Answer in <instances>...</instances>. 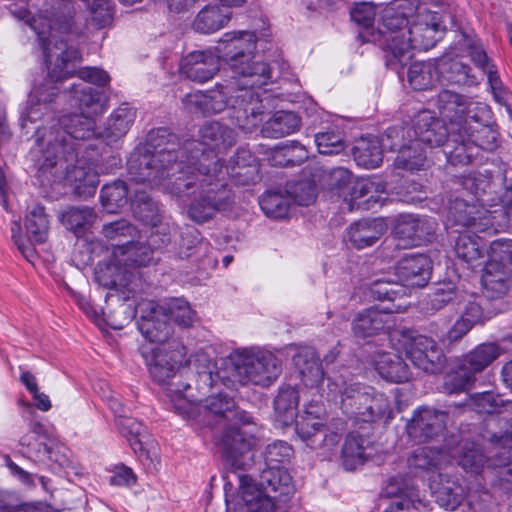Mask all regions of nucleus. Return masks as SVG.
I'll return each mask as SVG.
<instances>
[{
    "label": "nucleus",
    "instance_id": "obj_7",
    "mask_svg": "<svg viewBox=\"0 0 512 512\" xmlns=\"http://www.w3.org/2000/svg\"><path fill=\"white\" fill-rule=\"evenodd\" d=\"M171 385L168 392L169 401L178 414L192 419L199 424L212 426L222 420L229 422L247 423L251 416L240 410L235 400L227 394L219 393L202 400L190 391L183 394L178 387Z\"/></svg>",
    "mask_w": 512,
    "mask_h": 512
},
{
    "label": "nucleus",
    "instance_id": "obj_60",
    "mask_svg": "<svg viewBox=\"0 0 512 512\" xmlns=\"http://www.w3.org/2000/svg\"><path fill=\"white\" fill-rule=\"evenodd\" d=\"M259 204L267 216L280 219L288 215L291 199L289 194L267 192L260 198Z\"/></svg>",
    "mask_w": 512,
    "mask_h": 512
},
{
    "label": "nucleus",
    "instance_id": "obj_49",
    "mask_svg": "<svg viewBox=\"0 0 512 512\" xmlns=\"http://www.w3.org/2000/svg\"><path fill=\"white\" fill-rule=\"evenodd\" d=\"M300 127V118L293 112L278 111L265 122L262 132L265 136L281 138L297 131Z\"/></svg>",
    "mask_w": 512,
    "mask_h": 512
},
{
    "label": "nucleus",
    "instance_id": "obj_46",
    "mask_svg": "<svg viewBox=\"0 0 512 512\" xmlns=\"http://www.w3.org/2000/svg\"><path fill=\"white\" fill-rule=\"evenodd\" d=\"M353 156L359 166L368 169L378 167L383 159L379 140L375 137H361L355 142Z\"/></svg>",
    "mask_w": 512,
    "mask_h": 512
},
{
    "label": "nucleus",
    "instance_id": "obj_38",
    "mask_svg": "<svg viewBox=\"0 0 512 512\" xmlns=\"http://www.w3.org/2000/svg\"><path fill=\"white\" fill-rule=\"evenodd\" d=\"M486 212L487 210L474 201L457 197L449 202L447 218L455 225L473 226L478 219L484 218Z\"/></svg>",
    "mask_w": 512,
    "mask_h": 512
},
{
    "label": "nucleus",
    "instance_id": "obj_36",
    "mask_svg": "<svg viewBox=\"0 0 512 512\" xmlns=\"http://www.w3.org/2000/svg\"><path fill=\"white\" fill-rule=\"evenodd\" d=\"M467 96L451 90H443L437 96V108L443 119L451 122V128H460Z\"/></svg>",
    "mask_w": 512,
    "mask_h": 512
},
{
    "label": "nucleus",
    "instance_id": "obj_43",
    "mask_svg": "<svg viewBox=\"0 0 512 512\" xmlns=\"http://www.w3.org/2000/svg\"><path fill=\"white\" fill-rule=\"evenodd\" d=\"M436 477L439 478V481L434 478L430 483L436 502L446 510H455L463 498L461 486L449 479L443 482L441 473H437Z\"/></svg>",
    "mask_w": 512,
    "mask_h": 512
},
{
    "label": "nucleus",
    "instance_id": "obj_50",
    "mask_svg": "<svg viewBox=\"0 0 512 512\" xmlns=\"http://www.w3.org/2000/svg\"><path fill=\"white\" fill-rule=\"evenodd\" d=\"M409 138V143L402 145L399 149L397 157L394 160V166L397 169L412 172L420 170L424 166L426 161V149L414 138Z\"/></svg>",
    "mask_w": 512,
    "mask_h": 512
},
{
    "label": "nucleus",
    "instance_id": "obj_57",
    "mask_svg": "<svg viewBox=\"0 0 512 512\" xmlns=\"http://www.w3.org/2000/svg\"><path fill=\"white\" fill-rule=\"evenodd\" d=\"M131 209L134 216L146 224H155L159 220L158 205L146 191L134 190Z\"/></svg>",
    "mask_w": 512,
    "mask_h": 512
},
{
    "label": "nucleus",
    "instance_id": "obj_16",
    "mask_svg": "<svg viewBox=\"0 0 512 512\" xmlns=\"http://www.w3.org/2000/svg\"><path fill=\"white\" fill-rule=\"evenodd\" d=\"M435 226L436 223L432 219L421 218L412 214L401 215L394 227L396 246L410 248L430 241Z\"/></svg>",
    "mask_w": 512,
    "mask_h": 512
},
{
    "label": "nucleus",
    "instance_id": "obj_26",
    "mask_svg": "<svg viewBox=\"0 0 512 512\" xmlns=\"http://www.w3.org/2000/svg\"><path fill=\"white\" fill-rule=\"evenodd\" d=\"M133 273L121 262L120 257L114 259L113 254L107 262L99 263L95 269V279L103 287L126 288L132 280Z\"/></svg>",
    "mask_w": 512,
    "mask_h": 512
},
{
    "label": "nucleus",
    "instance_id": "obj_18",
    "mask_svg": "<svg viewBox=\"0 0 512 512\" xmlns=\"http://www.w3.org/2000/svg\"><path fill=\"white\" fill-rule=\"evenodd\" d=\"M386 183L379 176L359 178L354 181L349 193V210L372 209L382 206L386 199Z\"/></svg>",
    "mask_w": 512,
    "mask_h": 512
},
{
    "label": "nucleus",
    "instance_id": "obj_23",
    "mask_svg": "<svg viewBox=\"0 0 512 512\" xmlns=\"http://www.w3.org/2000/svg\"><path fill=\"white\" fill-rule=\"evenodd\" d=\"M479 148L473 141L461 134L460 128H451L449 137L444 143L442 153L452 166H464L472 162Z\"/></svg>",
    "mask_w": 512,
    "mask_h": 512
},
{
    "label": "nucleus",
    "instance_id": "obj_55",
    "mask_svg": "<svg viewBox=\"0 0 512 512\" xmlns=\"http://www.w3.org/2000/svg\"><path fill=\"white\" fill-rule=\"evenodd\" d=\"M165 310H159L160 315H167L168 321H173L181 327H191L197 320L196 312L184 299H171L163 303Z\"/></svg>",
    "mask_w": 512,
    "mask_h": 512
},
{
    "label": "nucleus",
    "instance_id": "obj_29",
    "mask_svg": "<svg viewBox=\"0 0 512 512\" xmlns=\"http://www.w3.org/2000/svg\"><path fill=\"white\" fill-rule=\"evenodd\" d=\"M373 362L380 376L387 381L402 383L411 377L409 366L393 351L377 352Z\"/></svg>",
    "mask_w": 512,
    "mask_h": 512
},
{
    "label": "nucleus",
    "instance_id": "obj_21",
    "mask_svg": "<svg viewBox=\"0 0 512 512\" xmlns=\"http://www.w3.org/2000/svg\"><path fill=\"white\" fill-rule=\"evenodd\" d=\"M242 499L248 512H273L276 508L275 494L272 495L250 476H238Z\"/></svg>",
    "mask_w": 512,
    "mask_h": 512
},
{
    "label": "nucleus",
    "instance_id": "obj_10",
    "mask_svg": "<svg viewBox=\"0 0 512 512\" xmlns=\"http://www.w3.org/2000/svg\"><path fill=\"white\" fill-rule=\"evenodd\" d=\"M230 370L233 381L242 385L269 386L282 369L279 359L271 352L244 350L233 359Z\"/></svg>",
    "mask_w": 512,
    "mask_h": 512
},
{
    "label": "nucleus",
    "instance_id": "obj_9",
    "mask_svg": "<svg viewBox=\"0 0 512 512\" xmlns=\"http://www.w3.org/2000/svg\"><path fill=\"white\" fill-rule=\"evenodd\" d=\"M329 393L340 396L341 409L347 417L355 422L372 423L385 418H392L388 398L377 393L371 387L344 381L328 383Z\"/></svg>",
    "mask_w": 512,
    "mask_h": 512
},
{
    "label": "nucleus",
    "instance_id": "obj_12",
    "mask_svg": "<svg viewBox=\"0 0 512 512\" xmlns=\"http://www.w3.org/2000/svg\"><path fill=\"white\" fill-rule=\"evenodd\" d=\"M159 310H165L163 304L144 301L134 311H130L124 321L129 322L137 313H140L138 329L141 334L152 343L170 347V343L166 342L172 335V325L168 321L167 315H160Z\"/></svg>",
    "mask_w": 512,
    "mask_h": 512
},
{
    "label": "nucleus",
    "instance_id": "obj_6",
    "mask_svg": "<svg viewBox=\"0 0 512 512\" xmlns=\"http://www.w3.org/2000/svg\"><path fill=\"white\" fill-rule=\"evenodd\" d=\"M235 78V82L217 85L207 92L187 94L182 100L185 109L190 113L211 115L230 107L241 129L247 132L254 130L264 119V105L254 91L256 86L243 85V78Z\"/></svg>",
    "mask_w": 512,
    "mask_h": 512
},
{
    "label": "nucleus",
    "instance_id": "obj_47",
    "mask_svg": "<svg viewBox=\"0 0 512 512\" xmlns=\"http://www.w3.org/2000/svg\"><path fill=\"white\" fill-rule=\"evenodd\" d=\"M439 70L450 83L472 86L479 83V76L472 73V69L459 59H441Z\"/></svg>",
    "mask_w": 512,
    "mask_h": 512
},
{
    "label": "nucleus",
    "instance_id": "obj_41",
    "mask_svg": "<svg viewBox=\"0 0 512 512\" xmlns=\"http://www.w3.org/2000/svg\"><path fill=\"white\" fill-rule=\"evenodd\" d=\"M299 392L291 386H283L274 401L276 421L289 426L297 418Z\"/></svg>",
    "mask_w": 512,
    "mask_h": 512
},
{
    "label": "nucleus",
    "instance_id": "obj_22",
    "mask_svg": "<svg viewBox=\"0 0 512 512\" xmlns=\"http://www.w3.org/2000/svg\"><path fill=\"white\" fill-rule=\"evenodd\" d=\"M69 92L79 113L96 119L107 109L108 99L106 95L82 82L72 84Z\"/></svg>",
    "mask_w": 512,
    "mask_h": 512
},
{
    "label": "nucleus",
    "instance_id": "obj_17",
    "mask_svg": "<svg viewBox=\"0 0 512 512\" xmlns=\"http://www.w3.org/2000/svg\"><path fill=\"white\" fill-rule=\"evenodd\" d=\"M448 128L443 120L434 117L429 111L420 112L414 120L412 128L406 131L408 137L414 138L422 147H442L449 137Z\"/></svg>",
    "mask_w": 512,
    "mask_h": 512
},
{
    "label": "nucleus",
    "instance_id": "obj_30",
    "mask_svg": "<svg viewBox=\"0 0 512 512\" xmlns=\"http://www.w3.org/2000/svg\"><path fill=\"white\" fill-rule=\"evenodd\" d=\"M391 312L369 308L357 314L352 322V330L356 337L366 338L384 331L389 322Z\"/></svg>",
    "mask_w": 512,
    "mask_h": 512
},
{
    "label": "nucleus",
    "instance_id": "obj_39",
    "mask_svg": "<svg viewBox=\"0 0 512 512\" xmlns=\"http://www.w3.org/2000/svg\"><path fill=\"white\" fill-rule=\"evenodd\" d=\"M230 12L218 5H207L199 11L193 27L202 34L214 33L227 25L230 21Z\"/></svg>",
    "mask_w": 512,
    "mask_h": 512
},
{
    "label": "nucleus",
    "instance_id": "obj_61",
    "mask_svg": "<svg viewBox=\"0 0 512 512\" xmlns=\"http://www.w3.org/2000/svg\"><path fill=\"white\" fill-rule=\"evenodd\" d=\"M475 380V375L464 367V363L460 360L456 370L445 377L443 389L448 394L464 392L472 387Z\"/></svg>",
    "mask_w": 512,
    "mask_h": 512
},
{
    "label": "nucleus",
    "instance_id": "obj_15",
    "mask_svg": "<svg viewBox=\"0 0 512 512\" xmlns=\"http://www.w3.org/2000/svg\"><path fill=\"white\" fill-rule=\"evenodd\" d=\"M119 432L128 439L134 452L148 470H156L159 463L154 441L150 439L146 427L131 417L117 419Z\"/></svg>",
    "mask_w": 512,
    "mask_h": 512
},
{
    "label": "nucleus",
    "instance_id": "obj_44",
    "mask_svg": "<svg viewBox=\"0 0 512 512\" xmlns=\"http://www.w3.org/2000/svg\"><path fill=\"white\" fill-rule=\"evenodd\" d=\"M469 55L473 63L481 69L482 74H486L488 78V83L490 85L491 91L494 95V98L498 102H502L505 99V89L503 87L502 81L494 69V65L488 59L486 52L479 45H472L469 50Z\"/></svg>",
    "mask_w": 512,
    "mask_h": 512
},
{
    "label": "nucleus",
    "instance_id": "obj_52",
    "mask_svg": "<svg viewBox=\"0 0 512 512\" xmlns=\"http://www.w3.org/2000/svg\"><path fill=\"white\" fill-rule=\"evenodd\" d=\"M448 456L432 447L417 448L409 458V466L423 471H439L448 463Z\"/></svg>",
    "mask_w": 512,
    "mask_h": 512
},
{
    "label": "nucleus",
    "instance_id": "obj_13",
    "mask_svg": "<svg viewBox=\"0 0 512 512\" xmlns=\"http://www.w3.org/2000/svg\"><path fill=\"white\" fill-rule=\"evenodd\" d=\"M405 339L406 355L413 365L428 374L442 372L446 365V356L438 343L427 336L416 335Z\"/></svg>",
    "mask_w": 512,
    "mask_h": 512
},
{
    "label": "nucleus",
    "instance_id": "obj_14",
    "mask_svg": "<svg viewBox=\"0 0 512 512\" xmlns=\"http://www.w3.org/2000/svg\"><path fill=\"white\" fill-rule=\"evenodd\" d=\"M168 347L165 345L157 346L151 350V359L147 362L151 377L161 385H166V395L168 390L175 383L183 394H188L193 390L189 383H183L181 376L175 374V366L182 356L181 350H173L168 353Z\"/></svg>",
    "mask_w": 512,
    "mask_h": 512
},
{
    "label": "nucleus",
    "instance_id": "obj_34",
    "mask_svg": "<svg viewBox=\"0 0 512 512\" xmlns=\"http://www.w3.org/2000/svg\"><path fill=\"white\" fill-rule=\"evenodd\" d=\"M481 280L487 297L500 298L506 294L509 288V268L497 262H488Z\"/></svg>",
    "mask_w": 512,
    "mask_h": 512
},
{
    "label": "nucleus",
    "instance_id": "obj_27",
    "mask_svg": "<svg viewBox=\"0 0 512 512\" xmlns=\"http://www.w3.org/2000/svg\"><path fill=\"white\" fill-rule=\"evenodd\" d=\"M370 290L375 299L392 302L391 306L382 308L388 312L399 313L404 311L409 305L405 298L407 289L399 281H392L390 278L378 279L373 282Z\"/></svg>",
    "mask_w": 512,
    "mask_h": 512
},
{
    "label": "nucleus",
    "instance_id": "obj_31",
    "mask_svg": "<svg viewBox=\"0 0 512 512\" xmlns=\"http://www.w3.org/2000/svg\"><path fill=\"white\" fill-rule=\"evenodd\" d=\"M258 484L270 494H275L276 500L285 501L295 490L292 477L286 468H264Z\"/></svg>",
    "mask_w": 512,
    "mask_h": 512
},
{
    "label": "nucleus",
    "instance_id": "obj_32",
    "mask_svg": "<svg viewBox=\"0 0 512 512\" xmlns=\"http://www.w3.org/2000/svg\"><path fill=\"white\" fill-rule=\"evenodd\" d=\"M215 362L204 352H198L189 359V369L196 375V390L204 395L210 388L223 379L216 371Z\"/></svg>",
    "mask_w": 512,
    "mask_h": 512
},
{
    "label": "nucleus",
    "instance_id": "obj_20",
    "mask_svg": "<svg viewBox=\"0 0 512 512\" xmlns=\"http://www.w3.org/2000/svg\"><path fill=\"white\" fill-rule=\"evenodd\" d=\"M431 260L423 254L403 257L395 266V276L403 287H423L431 275Z\"/></svg>",
    "mask_w": 512,
    "mask_h": 512
},
{
    "label": "nucleus",
    "instance_id": "obj_5",
    "mask_svg": "<svg viewBox=\"0 0 512 512\" xmlns=\"http://www.w3.org/2000/svg\"><path fill=\"white\" fill-rule=\"evenodd\" d=\"M57 96V88L35 87L29 96L28 106L21 114V127L29 133L34 130L32 152L39 156L41 168H53L61 162L73 161L77 145L63 127L61 118L52 116L49 103Z\"/></svg>",
    "mask_w": 512,
    "mask_h": 512
},
{
    "label": "nucleus",
    "instance_id": "obj_42",
    "mask_svg": "<svg viewBox=\"0 0 512 512\" xmlns=\"http://www.w3.org/2000/svg\"><path fill=\"white\" fill-rule=\"evenodd\" d=\"M439 75V63L431 60L414 62L408 70V82L415 90H428L438 82Z\"/></svg>",
    "mask_w": 512,
    "mask_h": 512
},
{
    "label": "nucleus",
    "instance_id": "obj_64",
    "mask_svg": "<svg viewBox=\"0 0 512 512\" xmlns=\"http://www.w3.org/2000/svg\"><path fill=\"white\" fill-rule=\"evenodd\" d=\"M294 422L299 437L312 448H316V438L322 432L324 427L323 422L304 414L297 417Z\"/></svg>",
    "mask_w": 512,
    "mask_h": 512
},
{
    "label": "nucleus",
    "instance_id": "obj_37",
    "mask_svg": "<svg viewBox=\"0 0 512 512\" xmlns=\"http://www.w3.org/2000/svg\"><path fill=\"white\" fill-rule=\"evenodd\" d=\"M502 354L499 345L489 342L477 345L465 354L461 361L475 376L488 368Z\"/></svg>",
    "mask_w": 512,
    "mask_h": 512
},
{
    "label": "nucleus",
    "instance_id": "obj_8",
    "mask_svg": "<svg viewBox=\"0 0 512 512\" xmlns=\"http://www.w3.org/2000/svg\"><path fill=\"white\" fill-rule=\"evenodd\" d=\"M444 29L436 12L419 11L403 34H392L389 47L392 58L387 57V66L392 69L403 67L412 58L413 50H428L441 38Z\"/></svg>",
    "mask_w": 512,
    "mask_h": 512
},
{
    "label": "nucleus",
    "instance_id": "obj_35",
    "mask_svg": "<svg viewBox=\"0 0 512 512\" xmlns=\"http://www.w3.org/2000/svg\"><path fill=\"white\" fill-rule=\"evenodd\" d=\"M232 166L227 167L225 174H229L240 185H248L254 183L258 177V165L256 158L250 151L245 149L237 150L235 156L231 160Z\"/></svg>",
    "mask_w": 512,
    "mask_h": 512
},
{
    "label": "nucleus",
    "instance_id": "obj_45",
    "mask_svg": "<svg viewBox=\"0 0 512 512\" xmlns=\"http://www.w3.org/2000/svg\"><path fill=\"white\" fill-rule=\"evenodd\" d=\"M405 5L400 4L396 9L393 7L386 8L383 14V26L385 31H382L383 34V50L386 55L385 58L389 56L392 58V49L389 47V37L392 34H403L406 32L410 22L407 20V16L404 13Z\"/></svg>",
    "mask_w": 512,
    "mask_h": 512
},
{
    "label": "nucleus",
    "instance_id": "obj_25",
    "mask_svg": "<svg viewBox=\"0 0 512 512\" xmlns=\"http://www.w3.org/2000/svg\"><path fill=\"white\" fill-rule=\"evenodd\" d=\"M136 117V111L126 104L116 108L104 123L98 137L107 144H112L123 138L129 131Z\"/></svg>",
    "mask_w": 512,
    "mask_h": 512
},
{
    "label": "nucleus",
    "instance_id": "obj_2",
    "mask_svg": "<svg viewBox=\"0 0 512 512\" xmlns=\"http://www.w3.org/2000/svg\"><path fill=\"white\" fill-rule=\"evenodd\" d=\"M257 38L254 32H227L215 47L218 55L211 51H194L182 61L181 69L187 78L206 82L218 72L219 59L223 58L235 77L244 79L243 85L264 86L271 79L269 65L255 55Z\"/></svg>",
    "mask_w": 512,
    "mask_h": 512
},
{
    "label": "nucleus",
    "instance_id": "obj_59",
    "mask_svg": "<svg viewBox=\"0 0 512 512\" xmlns=\"http://www.w3.org/2000/svg\"><path fill=\"white\" fill-rule=\"evenodd\" d=\"M293 456V448L285 441L276 440L268 444L263 452L262 457L265 462V468H285Z\"/></svg>",
    "mask_w": 512,
    "mask_h": 512
},
{
    "label": "nucleus",
    "instance_id": "obj_1",
    "mask_svg": "<svg viewBox=\"0 0 512 512\" xmlns=\"http://www.w3.org/2000/svg\"><path fill=\"white\" fill-rule=\"evenodd\" d=\"M237 142L236 131L218 121L205 122L198 131L197 140H188L178 150L149 151L146 147H137L127 161L130 175L137 181L159 182L164 169L155 170L156 165L179 163L184 161L187 169L200 168L201 162L208 165L213 176L224 175L219 154L226 152Z\"/></svg>",
    "mask_w": 512,
    "mask_h": 512
},
{
    "label": "nucleus",
    "instance_id": "obj_58",
    "mask_svg": "<svg viewBox=\"0 0 512 512\" xmlns=\"http://www.w3.org/2000/svg\"><path fill=\"white\" fill-rule=\"evenodd\" d=\"M127 184L117 180L111 184L105 185L101 190V203L109 213H115L128 201V193L131 190Z\"/></svg>",
    "mask_w": 512,
    "mask_h": 512
},
{
    "label": "nucleus",
    "instance_id": "obj_62",
    "mask_svg": "<svg viewBox=\"0 0 512 512\" xmlns=\"http://www.w3.org/2000/svg\"><path fill=\"white\" fill-rule=\"evenodd\" d=\"M128 252L124 257H120L121 262L129 270L136 266H147L153 262L154 248L139 241V238L128 244Z\"/></svg>",
    "mask_w": 512,
    "mask_h": 512
},
{
    "label": "nucleus",
    "instance_id": "obj_4",
    "mask_svg": "<svg viewBox=\"0 0 512 512\" xmlns=\"http://www.w3.org/2000/svg\"><path fill=\"white\" fill-rule=\"evenodd\" d=\"M164 169L159 182L137 181L131 176L135 183H148L149 185H164L171 194L181 196L188 190L197 186L199 192L192 199L187 208L188 217L199 224L211 220L218 212L229 209L233 203V194L226 188L224 175L216 178L208 168V165L201 162L200 168L187 169L184 161L173 164L156 165L155 170Z\"/></svg>",
    "mask_w": 512,
    "mask_h": 512
},
{
    "label": "nucleus",
    "instance_id": "obj_3",
    "mask_svg": "<svg viewBox=\"0 0 512 512\" xmlns=\"http://www.w3.org/2000/svg\"><path fill=\"white\" fill-rule=\"evenodd\" d=\"M69 0H66L68 2ZM67 13L70 14L68 3L64 5ZM53 19L48 16L30 17V12L24 11L20 17L24 19L30 27L37 33L45 58V64L48 71V78L45 83L39 85L44 89L55 87L56 84L74 74L82 81L90 82L98 86H104L110 81L108 73L97 67H83L79 70L74 69V64L81 61L80 52L69 45L67 40L60 36V33H66L71 30V15L62 16L56 12H51Z\"/></svg>",
    "mask_w": 512,
    "mask_h": 512
},
{
    "label": "nucleus",
    "instance_id": "obj_48",
    "mask_svg": "<svg viewBox=\"0 0 512 512\" xmlns=\"http://www.w3.org/2000/svg\"><path fill=\"white\" fill-rule=\"evenodd\" d=\"M368 441L359 434L346 436L341 453L342 465L346 470H355L366 460Z\"/></svg>",
    "mask_w": 512,
    "mask_h": 512
},
{
    "label": "nucleus",
    "instance_id": "obj_24",
    "mask_svg": "<svg viewBox=\"0 0 512 512\" xmlns=\"http://www.w3.org/2000/svg\"><path fill=\"white\" fill-rule=\"evenodd\" d=\"M102 233L104 237L111 241L113 246V257H124L128 250V244L140 238L138 229L125 219L103 225Z\"/></svg>",
    "mask_w": 512,
    "mask_h": 512
},
{
    "label": "nucleus",
    "instance_id": "obj_28",
    "mask_svg": "<svg viewBox=\"0 0 512 512\" xmlns=\"http://www.w3.org/2000/svg\"><path fill=\"white\" fill-rule=\"evenodd\" d=\"M295 368L306 387L317 388L322 383L324 372L315 350L311 347L301 348L293 357Z\"/></svg>",
    "mask_w": 512,
    "mask_h": 512
},
{
    "label": "nucleus",
    "instance_id": "obj_33",
    "mask_svg": "<svg viewBox=\"0 0 512 512\" xmlns=\"http://www.w3.org/2000/svg\"><path fill=\"white\" fill-rule=\"evenodd\" d=\"M386 231L382 219L360 220L349 228V239L357 249L373 245Z\"/></svg>",
    "mask_w": 512,
    "mask_h": 512
},
{
    "label": "nucleus",
    "instance_id": "obj_63",
    "mask_svg": "<svg viewBox=\"0 0 512 512\" xmlns=\"http://www.w3.org/2000/svg\"><path fill=\"white\" fill-rule=\"evenodd\" d=\"M486 301L472 297L464 302L460 316L472 326L480 325L491 319L496 313L484 307Z\"/></svg>",
    "mask_w": 512,
    "mask_h": 512
},
{
    "label": "nucleus",
    "instance_id": "obj_19",
    "mask_svg": "<svg viewBox=\"0 0 512 512\" xmlns=\"http://www.w3.org/2000/svg\"><path fill=\"white\" fill-rule=\"evenodd\" d=\"M447 414L431 408L419 409L407 425V432L411 439L422 443L440 434L446 424Z\"/></svg>",
    "mask_w": 512,
    "mask_h": 512
},
{
    "label": "nucleus",
    "instance_id": "obj_53",
    "mask_svg": "<svg viewBox=\"0 0 512 512\" xmlns=\"http://www.w3.org/2000/svg\"><path fill=\"white\" fill-rule=\"evenodd\" d=\"M59 220L68 230L77 233L91 226L96 220V214L88 206H71L59 213Z\"/></svg>",
    "mask_w": 512,
    "mask_h": 512
},
{
    "label": "nucleus",
    "instance_id": "obj_51",
    "mask_svg": "<svg viewBox=\"0 0 512 512\" xmlns=\"http://www.w3.org/2000/svg\"><path fill=\"white\" fill-rule=\"evenodd\" d=\"M61 123L71 135V140L76 144L78 140L90 139L96 135V119L86 116L83 113L63 115L61 117Z\"/></svg>",
    "mask_w": 512,
    "mask_h": 512
},
{
    "label": "nucleus",
    "instance_id": "obj_56",
    "mask_svg": "<svg viewBox=\"0 0 512 512\" xmlns=\"http://www.w3.org/2000/svg\"><path fill=\"white\" fill-rule=\"evenodd\" d=\"M207 247L208 244L202 241L200 232L192 226L182 228L179 239L174 243L177 256L181 259L189 258L197 251L206 250Z\"/></svg>",
    "mask_w": 512,
    "mask_h": 512
},
{
    "label": "nucleus",
    "instance_id": "obj_54",
    "mask_svg": "<svg viewBox=\"0 0 512 512\" xmlns=\"http://www.w3.org/2000/svg\"><path fill=\"white\" fill-rule=\"evenodd\" d=\"M25 228L30 243H44L49 235V220L43 206L35 205L26 215Z\"/></svg>",
    "mask_w": 512,
    "mask_h": 512
},
{
    "label": "nucleus",
    "instance_id": "obj_40",
    "mask_svg": "<svg viewBox=\"0 0 512 512\" xmlns=\"http://www.w3.org/2000/svg\"><path fill=\"white\" fill-rule=\"evenodd\" d=\"M486 248L485 241L474 234H461L455 244V252L458 258L473 269L482 264Z\"/></svg>",
    "mask_w": 512,
    "mask_h": 512
},
{
    "label": "nucleus",
    "instance_id": "obj_11",
    "mask_svg": "<svg viewBox=\"0 0 512 512\" xmlns=\"http://www.w3.org/2000/svg\"><path fill=\"white\" fill-rule=\"evenodd\" d=\"M259 427L250 422H233L221 434L219 444L227 462L235 469L245 470L253 462L252 450L257 444Z\"/></svg>",
    "mask_w": 512,
    "mask_h": 512
}]
</instances>
